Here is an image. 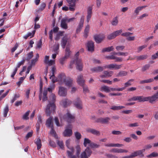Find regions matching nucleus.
I'll return each mask as SVG.
<instances>
[{"label":"nucleus","instance_id":"412c9836","mask_svg":"<svg viewBox=\"0 0 158 158\" xmlns=\"http://www.w3.org/2000/svg\"><path fill=\"white\" fill-rule=\"evenodd\" d=\"M66 19L63 18L61 21L60 26L62 28L66 29L68 28V26L66 23Z\"/></svg>","mask_w":158,"mask_h":158},{"label":"nucleus","instance_id":"5fc2aeb1","mask_svg":"<svg viewBox=\"0 0 158 158\" xmlns=\"http://www.w3.org/2000/svg\"><path fill=\"white\" fill-rule=\"evenodd\" d=\"M133 33H131L130 32H126L125 33H123L121 34V35L123 36L128 37L130 35H132Z\"/></svg>","mask_w":158,"mask_h":158},{"label":"nucleus","instance_id":"4d7b16f0","mask_svg":"<svg viewBox=\"0 0 158 158\" xmlns=\"http://www.w3.org/2000/svg\"><path fill=\"white\" fill-rule=\"evenodd\" d=\"M115 37H116L114 32L111 34L108 35L107 36V38L108 40H110L113 39Z\"/></svg>","mask_w":158,"mask_h":158},{"label":"nucleus","instance_id":"9b49d317","mask_svg":"<svg viewBox=\"0 0 158 158\" xmlns=\"http://www.w3.org/2000/svg\"><path fill=\"white\" fill-rule=\"evenodd\" d=\"M95 42L97 43H101L105 39V36L103 35H97L94 36Z\"/></svg>","mask_w":158,"mask_h":158},{"label":"nucleus","instance_id":"ddd939ff","mask_svg":"<svg viewBox=\"0 0 158 158\" xmlns=\"http://www.w3.org/2000/svg\"><path fill=\"white\" fill-rule=\"evenodd\" d=\"M77 0H66L67 2L69 4V10L70 11H74L75 9L74 7H75L76 4V2Z\"/></svg>","mask_w":158,"mask_h":158},{"label":"nucleus","instance_id":"69168bd1","mask_svg":"<svg viewBox=\"0 0 158 158\" xmlns=\"http://www.w3.org/2000/svg\"><path fill=\"white\" fill-rule=\"evenodd\" d=\"M116 56L114 55L107 56L106 57V59L108 60H115Z\"/></svg>","mask_w":158,"mask_h":158},{"label":"nucleus","instance_id":"9d476101","mask_svg":"<svg viewBox=\"0 0 158 158\" xmlns=\"http://www.w3.org/2000/svg\"><path fill=\"white\" fill-rule=\"evenodd\" d=\"M84 16H82L80 19V20L79 22L78 26L76 30V33H79L81 29H82L84 24Z\"/></svg>","mask_w":158,"mask_h":158},{"label":"nucleus","instance_id":"6e6d98bb","mask_svg":"<svg viewBox=\"0 0 158 158\" xmlns=\"http://www.w3.org/2000/svg\"><path fill=\"white\" fill-rule=\"evenodd\" d=\"M33 134V131H31L30 132L28 133L25 136V139H26V140H27L29 138L31 137L32 136Z\"/></svg>","mask_w":158,"mask_h":158},{"label":"nucleus","instance_id":"49530a36","mask_svg":"<svg viewBox=\"0 0 158 158\" xmlns=\"http://www.w3.org/2000/svg\"><path fill=\"white\" fill-rule=\"evenodd\" d=\"M74 135L76 139L77 140H80L82 136L81 133L77 131L75 132L74 133Z\"/></svg>","mask_w":158,"mask_h":158},{"label":"nucleus","instance_id":"f3484780","mask_svg":"<svg viewBox=\"0 0 158 158\" xmlns=\"http://www.w3.org/2000/svg\"><path fill=\"white\" fill-rule=\"evenodd\" d=\"M88 50L89 51L93 52L94 50V43L92 41H90L87 43Z\"/></svg>","mask_w":158,"mask_h":158},{"label":"nucleus","instance_id":"423d86ee","mask_svg":"<svg viewBox=\"0 0 158 158\" xmlns=\"http://www.w3.org/2000/svg\"><path fill=\"white\" fill-rule=\"evenodd\" d=\"M74 118V116L68 112L64 114L63 117L60 118L61 120H63L69 123L73 122Z\"/></svg>","mask_w":158,"mask_h":158},{"label":"nucleus","instance_id":"de8ad7c7","mask_svg":"<svg viewBox=\"0 0 158 158\" xmlns=\"http://www.w3.org/2000/svg\"><path fill=\"white\" fill-rule=\"evenodd\" d=\"M9 107L8 105H6L4 109L3 115L4 117H6L9 111Z\"/></svg>","mask_w":158,"mask_h":158},{"label":"nucleus","instance_id":"39448f33","mask_svg":"<svg viewBox=\"0 0 158 158\" xmlns=\"http://www.w3.org/2000/svg\"><path fill=\"white\" fill-rule=\"evenodd\" d=\"M79 55V52H77L75 55V57L76 59L75 61L76 62V65L77 69L80 71L82 70L83 68V63L81 60L80 59H79L78 57Z\"/></svg>","mask_w":158,"mask_h":158},{"label":"nucleus","instance_id":"a878e982","mask_svg":"<svg viewBox=\"0 0 158 158\" xmlns=\"http://www.w3.org/2000/svg\"><path fill=\"white\" fill-rule=\"evenodd\" d=\"M62 102L64 107L65 108L70 105L71 103L72 102L66 99L63 100Z\"/></svg>","mask_w":158,"mask_h":158},{"label":"nucleus","instance_id":"338daca9","mask_svg":"<svg viewBox=\"0 0 158 158\" xmlns=\"http://www.w3.org/2000/svg\"><path fill=\"white\" fill-rule=\"evenodd\" d=\"M25 61V60L23 59L21 61H20L18 63L17 66L16 68H19L20 66L23 64Z\"/></svg>","mask_w":158,"mask_h":158},{"label":"nucleus","instance_id":"b1692460","mask_svg":"<svg viewBox=\"0 0 158 158\" xmlns=\"http://www.w3.org/2000/svg\"><path fill=\"white\" fill-rule=\"evenodd\" d=\"M91 140L87 138H85L84 139L83 145L85 147H87L88 145L89 146V147L90 146L91 143H92Z\"/></svg>","mask_w":158,"mask_h":158},{"label":"nucleus","instance_id":"bf43d9fd","mask_svg":"<svg viewBox=\"0 0 158 158\" xmlns=\"http://www.w3.org/2000/svg\"><path fill=\"white\" fill-rule=\"evenodd\" d=\"M134 80L133 79H130L127 82L125 83L124 84L125 86V88L131 85V82L134 81Z\"/></svg>","mask_w":158,"mask_h":158},{"label":"nucleus","instance_id":"052dcab7","mask_svg":"<svg viewBox=\"0 0 158 158\" xmlns=\"http://www.w3.org/2000/svg\"><path fill=\"white\" fill-rule=\"evenodd\" d=\"M49 144L52 147L55 148L56 146V144L53 141L50 139L49 140Z\"/></svg>","mask_w":158,"mask_h":158},{"label":"nucleus","instance_id":"0e129e2a","mask_svg":"<svg viewBox=\"0 0 158 158\" xmlns=\"http://www.w3.org/2000/svg\"><path fill=\"white\" fill-rule=\"evenodd\" d=\"M124 48L125 46H118L116 47V49L118 51H123Z\"/></svg>","mask_w":158,"mask_h":158},{"label":"nucleus","instance_id":"e433bc0d","mask_svg":"<svg viewBox=\"0 0 158 158\" xmlns=\"http://www.w3.org/2000/svg\"><path fill=\"white\" fill-rule=\"evenodd\" d=\"M71 53V51L69 48L68 47H66L65 49V53L64 57L68 59L69 58Z\"/></svg>","mask_w":158,"mask_h":158},{"label":"nucleus","instance_id":"a19ab883","mask_svg":"<svg viewBox=\"0 0 158 158\" xmlns=\"http://www.w3.org/2000/svg\"><path fill=\"white\" fill-rule=\"evenodd\" d=\"M100 90L108 93L110 92V88L107 86H104L101 87Z\"/></svg>","mask_w":158,"mask_h":158},{"label":"nucleus","instance_id":"2f4dec72","mask_svg":"<svg viewBox=\"0 0 158 158\" xmlns=\"http://www.w3.org/2000/svg\"><path fill=\"white\" fill-rule=\"evenodd\" d=\"M100 145L93 142H92L90 147L92 149H96L99 148Z\"/></svg>","mask_w":158,"mask_h":158},{"label":"nucleus","instance_id":"aec40b11","mask_svg":"<svg viewBox=\"0 0 158 158\" xmlns=\"http://www.w3.org/2000/svg\"><path fill=\"white\" fill-rule=\"evenodd\" d=\"M52 118L50 117L46 120V125L48 127H53Z\"/></svg>","mask_w":158,"mask_h":158},{"label":"nucleus","instance_id":"6e6552de","mask_svg":"<svg viewBox=\"0 0 158 158\" xmlns=\"http://www.w3.org/2000/svg\"><path fill=\"white\" fill-rule=\"evenodd\" d=\"M122 67V65H118L116 64H111L108 65H106L104 67L105 68H107L110 69H114L116 70L120 69Z\"/></svg>","mask_w":158,"mask_h":158},{"label":"nucleus","instance_id":"e2e57ef3","mask_svg":"<svg viewBox=\"0 0 158 158\" xmlns=\"http://www.w3.org/2000/svg\"><path fill=\"white\" fill-rule=\"evenodd\" d=\"M88 157L85 152H83L81 154V158H88Z\"/></svg>","mask_w":158,"mask_h":158},{"label":"nucleus","instance_id":"c03bdc74","mask_svg":"<svg viewBox=\"0 0 158 158\" xmlns=\"http://www.w3.org/2000/svg\"><path fill=\"white\" fill-rule=\"evenodd\" d=\"M56 143L57 145L60 147V148L62 149H63L64 148V144L62 141H60L59 140H56Z\"/></svg>","mask_w":158,"mask_h":158},{"label":"nucleus","instance_id":"f8f14e48","mask_svg":"<svg viewBox=\"0 0 158 158\" xmlns=\"http://www.w3.org/2000/svg\"><path fill=\"white\" fill-rule=\"evenodd\" d=\"M92 8L91 6H89L87 8V15H86V22L88 23L91 18L92 14Z\"/></svg>","mask_w":158,"mask_h":158},{"label":"nucleus","instance_id":"37998d69","mask_svg":"<svg viewBox=\"0 0 158 158\" xmlns=\"http://www.w3.org/2000/svg\"><path fill=\"white\" fill-rule=\"evenodd\" d=\"M124 108V106H113L111 108V109L113 110H118Z\"/></svg>","mask_w":158,"mask_h":158},{"label":"nucleus","instance_id":"cd10ccee","mask_svg":"<svg viewBox=\"0 0 158 158\" xmlns=\"http://www.w3.org/2000/svg\"><path fill=\"white\" fill-rule=\"evenodd\" d=\"M112 151L115 153L127 152H128V151L126 150L122 149H113L112 150Z\"/></svg>","mask_w":158,"mask_h":158},{"label":"nucleus","instance_id":"13d9d810","mask_svg":"<svg viewBox=\"0 0 158 158\" xmlns=\"http://www.w3.org/2000/svg\"><path fill=\"white\" fill-rule=\"evenodd\" d=\"M123 32V30L122 29H120L119 30H118L114 31V32L115 37H116L117 36L119 35L121 33H122Z\"/></svg>","mask_w":158,"mask_h":158},{"label":"nucleus","instance_id":"4c0bfd02","mask_svg":"<svg viewBox=\"0 0 158 158\" xmlns=\"http://www.w3.org/2000/svg\"><path fill=\"white\" fill-rule=\"evenodd\" d=\"M114 49V48L113 46H111V47H109L103 48L102 50V52H110L113 51Z\"/></svg>","mask_w":158,"mask_h":158},{"label":"nucleus","instance_id":"c9c22d12","mask_svg":"<svg viewBox=\"0 0 158 158\" xmlns=\"http://www.w3.org/2000/svg\"><path fill=\"white\" fill-rule=\"evenodd\" d=\"M127 72L125 71H120L116 76L117 77H120L126 76L127 75Z\"/></svg>","mask_w":158,"mask_h":158},{"label":"nucleus","instance_id":"bb28decb","mask_svg":"<svg viewBox=\"0 0 158 158\" xmlns=\"http://www.w3.org/2000/svg\"><path fill=\"white\" fill-rule=\"evenodd\" d=\"M133 101H138L139 102H143V96H134L132 98Z\"/></svg>","mask_w":158,"mask_h":158},{"label":"nucleus","instance_id":"4be33fe9","mask_svg":"<svg viewBox=\"0 0 158 158\" xmlns=\"http://www.w3.org/2000/svg\"><path fill=\"white\" fill-rule=\"evenodd\" d=\"M103 67L101 66H98L97 67H94L91 69L92 72H99L102 71L104 69Z\"/></svg>","mask_w":158,"mask_h":158},{"label":"nucleus","instance_id":"dca6fc26","mask_svg":"<svg viewBox=\"0 0 158 158\" xmlns=\"http://www.w3.org/2000/svg\"><path fill=\"white\" fill-rule=\"evenodd\" d=\"M86 131L87 132L91 133L94 135H100V131L94 129L88 128L86 129Z\"/></svg>","mask_w":158,"mask_h":158},{"label":"nucleus","instance_id":"f03ea898","mask_svg":"<svg viewBox=\"0 0 158 158\" xmlns=\"http://www.w3.org/2000/svg\"><path fill=\"white\" fill-rule=\"evenodd\" d=\"M58 79L59 82L62 84L64 83L66 86L69 87H71L72 85L73 81L71 79L66 80L65 76L64 74H61L58 76Z\"/></svg>","mask_w":158,"mask_h":158},{"label":"nucleus","instance_id":"393cba45","mask_svg":"<svg viewBox=\"0 0 158 158\" xmlns=\"http://www.w3.org/2000/svg\"><path fill=\"white\" fill-rule=\"evenodd\" d=\"M35 143L37 146V149L39 150L41 148L42 146L40 139V138H37L36 139V140L35 141Z\"/></svg>","mask_w":158,"mask_h":158},{"label":"nucleus","instance_id":"1a4fd4ad","mask_svg":"<svg viewBox=\"0 0 158 158\" xmlns=\"http://www.w3.org/2000/svg\"><path fill=\"white\" fill-rule=\"evenodd\" d=\"M110 118L108 117L105 118H98L96 122L97 123H100L103 124H108Z\"/></svg>","mask_w":158,"mask_h":158},{"label":"nucleus","instance_id":"a211bd4d","mask_svg":"<svg viewBox=\"0 0 158 158\" xmlns=\"http://www.w3.org/2000/svg\"><path fill=\"white\" fill-rule=\"evenodd\" d=\"M68 40V37L67 35L64 36L62 39L61 41V46L63 49L65 48Z\"/></svg>","mask_w":158,"mask_h":158},{"label":"nucleus","instance_id":"58836bf2","mask_svg":"<svg viewBox=\"0 0 158 158\" xmlns=\"http://www.w3.org/2000/svg\"><path fill=\"white\" fill-rule=\"evenodd\" d=\"M89 147H87L84 152H85L88 157L90 156L92 153V152Z\"/></svg>","mask_w":158,"mask_h":158},{"label":"nucleus","instance_id":"5701e85b","mask_svg":"<svg viewBox=\"0 0 158 158\" xmlns=\"http://www.w3.org/2000/svg\"><path fill=\"white\" fill-rule=\"evenodd\" d=\"M104 145L106 147H120L123 146V144L119 143H105Z\"/></svg>","mask_w":158,"mask_h":158},{"label":"nucleus","instance_id":"7ed1b4c3","mask_svg":"<svg viewBox=\"0 0 158 158\" xmlns=\"http://www.w3.org/2000/svg\"><path fill=\"white\" fill-rule=\"evenodd\" d=\"M76 148L77 150L76 155H73L74 149L73 148H72L71 149V151H70L68 150L67 151V152L68 156L69 158H77V157L79 158V157L81 148L79 146H78L76 147Z\"/></svg>","mask_w":158,"mask_h":158},{"label":"nucleus","instance_id":"603ef678","mask_svg":"<svg viewBox=\"0 0 158 158\" xmlns=\"http://www.w3.org/2000/svg\"><path fill=\"white\" fill-rule=\"evenodd\" d=\"M150 67V65L148 64H146L143 66L142 69V71L143 72H144L148 69Z\"/></svg>","mask_w":158,"mask_h":158},{"label":"nucleus","instance_id":"8fccbe9b","mask_svg":"<svg viewBox=\"0 0 158 158\" xmlns=\"http://www.w3.org/2000/svg\"><path fill=\"white\" fill-rule=\"evenodd\" d=\"M50 134L52 135L56 139H57V136L56 131L53 129L52 127H51V130L50 131Z\"/></svg>","mask_w":158,"mask_h":158},{"label":"nucleus","instance_id":"2eb2a0df","mask_svg":"<svg viewBox=\"0 0 158 158\" xmlns=\"http://www.w3.org/2000/svg\"><path fill=\"white\" fill-rule=\"evenodd\" d=\"M145 151V149H143L141 150L136 151L132 153L134 158L138 156L141 157H143L144 155L143 154V152H144Z\"/></svg>","mask_w":158,"mask_h":158},{"label":"nucleus","instance_id":"473e14b6","mask_svg":"<svg viewBox=\"0 0 158 158\" xmlns=\"http://www.w3.org/2000/svg\"><path fill=\"white\" fill-rule=\"evenodd\" d=\"M148 57V56L146 55H140L139 56H136L135 58L137 60H143L146 59Z\"/></svg>","mask_w":158,"mask_h":158},{"label":"nucleus","instance_id":"774afa93","mask_svg":"<svg viewBox=\"0 0 158 158\" xmlns=\"http://www.w3.org/2000/svg\"><path fill=\"white\" fill-rule=\"evenodd\" d=\"M158 58V51L155 54L153 55L152 56V58L153 60H155Z\"/></svg>","mask_w":158,"mask_h":158},{"label":"nucleus","instance_id":"ea45409f","mask_svg":"<svg viewBox=\"0 0 158 158\" xmlns=\"http://www.w3.org/2000/svg\"><path fill=\"white\" fill-rule=\"evenodd\" d=\"M90 27L89 25H87L85 27L84 30V36L86 38L88 35V32L89 30Z\"/></svg>","mask_w":158,"mask_h":158},{"label":"nucleus","instance_id":"a18cd8bd","mask_svg":"<svg viewBox=\"0 0 158 158\" xmlns=\"http://www.w3.org/2000/svg\"><path fill=\"white\" fill-rule=\"evenodd\" d=\"M30 112V110H28L26 112L25 114L23 115L22 118L25 120H27L29 119V117L28 116L29 115V113Z\"/></svg>","mask_w":158,"mask_h":158},{"label":"nucleus","instance_id":"3c124183","mask_svg":"<svg viewBox=\"0 0 158 158\" xmlns=\"http://www.w3.org/2000/svg\"><path fill=\"white\" fill-rule=\"evenodd\" d=\"M58 78V77L57 78H56L54 75V76H52V75H50V79L52 81L53 83H54L57 81H59Z\"/></svg>","mask_w":158,"mask_h":158},{"label":"nucleus","instance_id":"c85d7f7f","mask_svg":"<svg viewBox=\"0 0 158 158\" xmlns=\"http://www.w3.org/2000/svg\"><path fill=\"white\" fill-rule=\"evenodd\" d=\"M147 6H138L134 10V12L136 15H138L139 13L143 9L145 8Z\"/></svg>","mask_w":158,"mask_h":158},{"label":"nucleus","instance_id":"7c9ffc66","mask_svg":"<svg viewBox=\"0 0 158 158\" xmlns=\"http://www.w3.org/2000/svg\"><path fill=\"white\" fill-rule=\"evenodd\" d=\"M154 81V79L153 78H150L148 79H146L143 80H142L140 81L139 83L141 84H143L144 83H151Z\"/></svg>","mask_w":158,"mask_h":158},{"label":"nucleus","instance_id":"0eeeda50","mask_svg":"<svg viewBox=\"0 0 158 158\" xmlns=\"http://www.w3.org/2000/svg\"><path fill=\"white\" fill-rule=\"evenodd\" d=\"M73 104L78 109L81 110L83 108V103L80 98H78L73 102Z\"/></svg>","mask_w":158,"mask_h":158},{"label":"nucleus","instance_id":"79ce46f5","mask_svg":"<svg viewBox=\"0 0 158 158\" xmlns=\"http://www.w3.org/2000/svg\"><path fill=\"white\" fill-rule=\"evenodd\" d=\"M47 90H44L43 93V97L42 98L43 102H44L48 100V97L47 96Z\"/></svg>","mask_w":158,"mask_h":158},{"label":"nucleus","instance_id":"680f3d73","mask_svg":"<svg viewBox=\"0 0 158 158\" xmlns=\"http://www.w3.org/2000/svg\"><path fill=\"white\" fill-rule=\"evenodd\" d=\"M46 6V4L44 2L42 3L40 6L39 8V10L40 11H42L45 7Z\"/></svg>","mask_w":158,"mask_h":158},{"label":"nucleus","instance_id":"c756f323","mask_svg":"<svg viewBox=\"0 0 158 158\" xmlns=\"http://www.w3.org/2000/svg\"><path fill=\"white\" fill-rule=\"evenodd\" d=\"M118 23V18L117 16L114 18L111 22V24L114 26H116L117 25Z\"/></svg>","mask_w":158,"mask_h":158},{"label":"nucleus","instance_id":"f257e3e1","mask_svg":"<svg viewBox=\"0 0 158 158\" xmlns=\"http://www.w3.org/2000/svg\"><path fill=\"white\" fill-rule=\"evenodd\" d=\"M56 96L55 95L52 94L50 96V99L52 102V103L49 102V103L47 106L45 110L47 116L50 115L52 112H54L56 108V106L54 104L56 101Z\"/></svg>","mask_w":158,"mask_h":158},{"label":"nucleus","instance_id":"09e8293b","mask_svg":"<svg viewBox=\"0 0 158 158\" xmlns=\"http://www.w3.org/2000/svg\"><path fill=\"white\" fill-rule=\"evenodd\" d=\"M158 156V153L156 152H153L150 154L148 155L147 157L148 158H152V157H156Z\"/></svg>","mask_w":158,"mask_h":158},{"label":"nucleus","instance_id":"f704fd0d","mask_svg":"<svg viewBox=\"0 0 158 158\" xmlns=\"http://www.w3.org/2000/svg\"><path fill=\"white\" fill-rule=\"evenodd\" d=\"M33 56V52L32 51L29 52L27 54L26 58L25 59V60H27V61H29Z\"/></svg>","mask_w":158,"mask_h":158},{"label":"nucleus","instance_id":"864d4df0","mask_svg":"<svg viewBox=\"0 0 158 158\" xmlns=\"http://www.w3.org/2000/svg\"><path fill=\"white\" fill-rule=\"evenodd\" d=\"M20 97L19 94H15V95L11 101V102L13 103L17 99Z\"/></svg>","mask_w":158,"mask_h":158},{"label":"nucleus","instance_id":"72a5a7b5","mask_svg":"<svg viewBox=\"0 0 158 158\" xmlns=\"http://www.w3.org/2000/svg\"><path fill=\"white\" fill-rule=\"evenodd\" d=\"M103 73L106 77H110L113 74V72L112 71H104Z\"/></svg>","mask_w":158,"mask_h":158},{"label":"nucleus","instance_id":"6ab92c4d","mask_svg":"<svg viewBox=\"0 0 158 158\" xmlns=\"http://www.w3.org/2000/svg\"><path fill=\"white\" fill-rule=\"evenodd\" d=\"M72 134V130L71 129H66L63 132V135L64 137H70Z\"/></svg>","mask_w":158,"mask_h":158},{"label":"nucleus","instance_id":"20e7f679","mask_svg":"<svg viewBox=\"0 0 158 158\" xmlns=\"http://www.w3.org/2000/svg\"><path fill=\"white\" fill-rule=\"evenodd\" d=\"M77 82L80 85L83 86V92L85 94L89 92L88 87L87 86H84L85 80L83 78V75H80L78 76Z\"/></svg>","mask_w":158,"mask_h":158},{"label":"nucleus","instance_id":"4468645a","mask_svg":"<svg viewBox=\"0 0 158 158\" xmlns=\"http://www.w3.org/2000/svg\"><path fill=\"white\" fill-rule=\"evenodd\" d=\"M59 95L62 97L65 96L67 94V89L64 87H60L58 91Z\"/></svg>","mask_w":158,"mask_h":158}]
</instances>
